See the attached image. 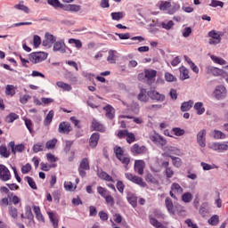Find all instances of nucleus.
Returning <instances> with one entry per match:
<instances>
[{"instance_id":"6e6552de","label":"nucleus","mask_w":228,"mask_h":228,"mask_svg":"<svg viewBox=\"0 0 228 228\" xmlns=\"http://www.w3.org/2000/svg\"><path fill=\"white\" fill-rule=\"evenodd\" d=\"M85 170H90V161H88V159L86 158L81 160L78 167L79 175L81 177H85V175H86V172H85Z\"/></svg>"},{"instance_id":"4468645a","label":"nucleus","mask_w":228,"mask_h":228,"mask_svg":"<svg viewBox=\"0 0 228 228\" xmlns=\"http://www.w3.org/2000/svg\"><path fill=\"white\" fill-rule=\"evenodd\" d=\"M150 140H151L153 143H157V145H161V147H165V145H167V141L163 136L159 135V134H153L150 135Z\"/></svg>"},{"instance_id":"c756f323","label":"nucleus","mask_w":228,"mask_h":228,"mask_svg":"<svg viewBox=\"0 0 228 228\" xmlns=\"http://www.w3.org/2000/svg\"><path fill=\"white\" fill-rule=\"evenodd\" d=\"M210 60H212V61H214L216 65H227V61L216 55H210Z\"/></svg>"},{"instance_id":"f704fd0d","label":"nucleus","mask_w":228,"mask_h":228,"mask_svg":"<svg viewBox=\"0 0 228 228\" xmlns=\"http://www.w3.org/2000/svg\"><path fill=\"white\" fill-rule=\"evenodd\" d=\"M193 107V101L190 100L188 102H184L181 105V111H190Z\"/></svg>"},{"instance_id":"4d7b16f0","label":"nucleus","mask_w":228,"mask_h":228,"mask_svg":"<svg viewBox=\"0 0 228 228\" xmlns=\"http://www.w3.org/2000/svg\"><path fill=\"white\" fill-rule=\"evenodd\" d=\"M103 199L105 200L106 204H109V206H110L111 208L115 206V199L113 198V196H111V194L109 193Z\"/></svg>"},{"instance_id":"aec40b11","label":"nucleus","mask_w":228,"mask_h":228,"mask_svg":"<svg viewBox=\"0 0 228 228\" xmlns=\"http://www.w3.org/2000/svg\"><path fill=\"white\" fill-rule=\"evenodd\" d=\"M91 127L93 131H100V133H104V131H106L104 125L101 124L97 119H93Z\"/></svg>"},{"instance_id":"20e7f679","label":"nucleus","mask_w":228,"mask_h":228,"mask_svg":"<svg viewBox=\"0 0 228 228\" xmlns=\"http://www.w3.org/2000/svg\"><path fill=\"white\" fill-rule=\"evenodd\" d=\"M125 177L128 181L134 183V184H138L139 186H142V188H145V186H147V183L143 182V179L142 177L136 176L131 173H126Z\"/></svg>"},{"instance_id":"e433bc0d","label":"nucleus","mask_w":228,"mask_h":228,"mask_svg":"<svg viewBox=\"0 0 228 228\" xmlns=\"http://www.w3.org/2000/svg\"><path fill=\"white\" fill-rule=\"evenodd\" d=\"M98 176L100 177V179H102L103 181L114 183L113 177H111V175H108V173L104 171L98 173Z\"/></svg>"},{"instance_id":"680f3d73","label":"nucleus","mask_w":228,"mask_h":228,"mask_svg":"<svg viewBox=\"0 0 228 228\" xmlns=\"http://www.w3.org/2000/svg\"><path fill=\"white\" fill-rule=\"evenodd\" d=\"M25 180L27 181L28 186L32 188V190H37V183H35V180L31 178L30 176H26Z\"/></svg>"},{"instance_id":"39448f33","label":"nucleus","mask_w":228,"mask_h":228,"mask_svg":"<svg viewBox=\"0 0 228 228\" xmlns=\"http://www.w3.org/2000/svg\"><path fill=\"white\" fill-rule=\"evenodd\" d=\"M53 53H61L65 54L67 53V45H65V40L61 39L60 41H55L53 47Z\"/></svg>"},{"instance_id":"72a5a7b5","label":"nucleus","mask_w":228,"mask_h":228,"mask_svg":"<svg viewBox=\"0 0 228 228\" xmlns=\"http://www.w3.org/2000/svg\"><path fill=\"white\" fill-rule=\"evenodd\" d=\"M194 110L197 111V115H202L206 111L204 103L200 102H198L194 104Z\"/></svg>"},{"instance_id":"7c9ffc66","label":"nucleus","mask_w":228,"mask_h":228,"mask_svg":"<svg viewBox=\"0 0 228 228\" xmlns=\"http://www.w3.org/2000/svg\"><path fill=\"white\" fill-rule=\"evenodd\" d=\"M33 211H34V213L36 215V218H37V220H38V222H45L44 216L42 215V212L40 211V207L33 206Z\"/></svg>"},{"instance_id":"ea45409f","label":"nucleus","mask_w":228,"mask_h":228,"mask_svg":"<svg viewBox=\"0 0 228 228\" xmlns=\"http://www.w3.org/2000/svg\"><path fill=\"white\" fill-rule=\"evenodd\" d=\"M126 199L133 208H136L138 199L136 198V196H134V194H128Z\"/></svg>"},{"instance_id":"393cba45","label":"nucleus","mask_w":228,"mask_h":228,"mask_svg":"<svg viewBox=\"0 0 228 228\" xmlns=\"http://www.w3.org/2000/svg\"><path fill=\"white\" fill-rule=\"evenodd\" d=\"M9 147H11L12 154H17V152H22V151H24L23 144H18L15 146V142H10Z\"/></svg>"},{"instance_id":"09e8293b","label":"nucleus","mask_w":228,"mask_h":228,"mask_svg":"<svg viewBox=\"0 0 228 228\" xmlns=\"http://www.w3.org/2000/svg\"><path fill=\"white\" fill-rule=\"evenodd\" d=\"M68 42L69 44L75 45L77 49H81V47H83V43H81V40L79 39L69 38Z\"/></svg>"},{"instance_id":"052dcab7","label":"nucleus","mask_w":228,"mask_h":228,"mask_svg":"<svg viewBox=\"0 0 228 228\" xmlns=\"http://www.w3.org/2000/svg\"><path fill=\"white\" fill-rule=\"evenodd\" d=\"M147 183H151L152 184H158V180L152 175V174L148 173L145 176Z\"/></svg>"},{"instance_id":"8fccbe9b","label":"nucleus","mask_w":228,"mask_h":228,"mask_svg":"<svg viewBox=\"0 0 228 228\" xmlns=\"http://www.w3.org/2000/svg\"><path fill=\"white\" fill-rule=\"evenodd\" d=\"M0 155L2 156V158H10V151H8V148H6V146H0Z\"/></svg>"},{"instance_id":"c85d7f7f","label":"nucleus","mask_w":228,"mask_h":228,"mask_svg":"<svg viewBox=\"0 0 228 228\" xmlns=\"http://www.w3.org/2000/svg\"><path fill=\"white\" fill-rule=\"evenodd\" d=\"M138 99L141 101V102H149V94L147 93V90L141 89L140 93L138 94Z\"/></svg>"},{"instance_id":"58836bf2","label":"nucleus","mask_w":228,"mask_h":228,"mask_svg":"<svg viewBox=\"0 0 228 228\" xmlns=\"http://www.w3.org/2000/svg\"><path fill=\"white\" fill-rule=\"evenodd\" d=\"M182 200L185 204H189V202H191V200H193V195L191 192H185L182 195Z\"/></svg>"},{"instance_id":"338daca9","label":"nucleus","mask_w":228,"mask_h":228,"mask_svg":"<svg viewBox=\"0 0 228 228\" xmlns=\"http://www.w3.org/2000/svg\"><path fill=\"white\" fill-rule=\"evenodd\" d=\"M25 216L28 220H32L33 218V212L31 211V207L27 206L25 208Z\"/></svg>"},{"instance_id":"864d4df0","label":"nucleus","mask_w":228,"mask_h":228,"mask_svg":"<svg viewBox=\"0 0 228 228\" xmlns=\"http://www.w3.org/2000/svg\"><path fill=\"white\" fill-rule=\"evenodd\" d=\"M48 216L50 218V221L52 222L53 227H58V217L54 216V213L48 212Z\"/></svg>"},{"instance_id":"6e6d98bb","label":"nucleus","mask_w":228,"mask_h":228,"mask_svg":"<svg viewBox=\"0 0 228 228\" xmlns=\"http://www.w3.org/2000/svg\"><path fill=\"white\" fill-rule=\"evenodd\" d=\"M224 2L220 0H211L209 6H211L212 8H218V6L220 8H224Z\"/></svg>"},{"instance_id":"a211bd4d","label":"nucleus","mask_w":228,"mask_h":228,"mask_svg":"<svg viewBox=\"0 0 228 228\" xmlns=\"http://www.w3.org/2000/svg\"><path fill=\"white\" fill-rule=\"evenodd\" d=\"M145 169V161L135 160L134 162V171L139 174V175H143V170Z\"/></svg>"},{"instance_id":"9b49d317","label":"nucleus","mask_w":228,"mask_h":228,"mask_svg":"<svg viewBox=\"0 0 228 228\" xmlns=\"http://www.w3.org/2000/svg\"><path fill=\"white\" fill-rule=\"evenodd\" d=\"M148 96L152 101H157V102H163V101H165V94H161L156 90L148 91Z\"/></svg>"},{"instance_id":"7ed1b4c3","label":"nucleus","mask_w":228,"mask_h":228,"mask_svg":"<svg viewBox=\"0 0 228 228\" xmlns=\"http://www.w3.org/2000/svg\"><path fill=\"white\" fill-rule=\"evenodd\" d=\"M28 60L32 63H42L45 60H47V53L44 52H36L28 55Z\"/></svg>"},{"instance_id":"5701e85b","label":"nucleus","mask_w":228,"mask_h":228,"mask_svg":"<svg viewBox=\"0 0 228 228\" xmlns=\"http://www.w3.org/2000/svg\"><path fill=\"white\" fill-rule=\"evenodd\" d=\"M207 74H211L212 76H221L222 69L215 67V66H208L206 68Z\"/></svg>"},{"instance_id":"2f4dec72","label":"nucleus","mask_w":228,"mask_h":228,"mask_svg":"<svg viewBox=\"0 0 228 228\" xmlns=\"http://www.w3.org/2000/svg\"><path fill=\"white\" fill-rule=\"evenodd\" d=\"M184 60L188 63V65L190 66L191 70L194 71L195 74H199V67H197V65H195V63L193 61H191V59H190V57L184 55Z\"/></svg>"},{"instance_id":"423d86ee","label":"nucleus","mask_w":228,"mask_h":228,"mask_svg":"<svg viewBox=\"0 0 228 228\" xmlns=\"http://www.w3.org/2000/svg\"><path fill=\"white\" fill-rule=\"evenodd\" d=\"M170 190L171 191H169V195L175 200H177V196H175V194H174V192L177 193L178 195H181V193H183V187H181V185L177 183H173L171 184Z\"/></svg>"},{"instance_id":"0e129e2a","label":"nucleus","mask_w":228,"mask_h":228,"mask_svg":"<svg viewBox=\"0 0 228 228\" xmlns=\"http://www.w3.org/2000/svg\"><path fill=\"white\" fill-rule=\"evenodd\" d=\"M9 215L12 218H17L19 212L15 207H9Z\"/></svg>"},{"instance_id":"a18cd8bd","label":"nucleus","mask_w":228,"mask_h":228,"mask_svg":"<svg viewBox=\"0 0 228 228\" xmlns=\"http://www.w3.org/2000/svg\"><path fill=\"white\" fill-rule=\"evenodd\" d=\"M97 193L99 195H101V197H102V199H104L105 197L108 196V194L110 193V191H108L106 188H103L102 186H98Z\"/></svg>"},{"instance_id":"5fc2aeb1","label":"nucleus","mask_w":228,"mask_h":228,"mask_svg":"<svg viewBox=\"0 0 228 228\" xmlns=\"http://www.w3.org/2000/svg\"><path fill=\"white\" fill-rule=\"evenodd\" d=\"M175 136H184L186 131H184V129L180 128V127H174L172 129Z\"/></svg>"},{"instance_id":"c9c22d12","label":"nucleus","mask_w":228,"mask_h":228,"mask_svg":"<svg viewBox=\"0 0 228 228\" xmlns=\"http://www.w3.org/2000/svg\"><path fill=\"white\" fill-rule=\"evenodd\" d=\"M53 118H54V110H50L44 120V126L51 125Z\"/></svg>"},{"instance_id":"412c9836","label":"nucleus","mask_w":228,"mask_h":228,"mask_svg":"<svg viewBox=\"0 0 228 228\" xmlns=\"http://www.w3.org/2000/svg\"><path fill=\"white\" fill-rule=\"evenodd\" d=\"M99 138H101V135L99 133H94L89 141V145L92 147V149H95L97 147V143H99Z\"/></svg>"},{"instance_id":"bf43d9fd","label":"nucleus","mask_w":228,"mask_h":228,"mask_svg":"<svg viewBox=\"0 0 228 228\" xmlns=\"http://www.w3.org/2000/svg\"><path fill=\"white\" fill-rule=\"evenodd\" d=\"M150 224H151L153 225V227H156V228L163 227V224L161 223H159V221H158V219H156L151 216H150Z\"/></svg>"},{"instance_id":"49530a36","label":"nucleus","mask_w":228,"mask_h":228,"mask_svg":"<svg viewBox=\"0 0 228 228\" xmlns=\"http://www.w3.org/2000/svg\"><path fill=\"white\" fill-rule=\"evenodd\" d=\"M112 20H122L124 19V13L122 12H111L110 13Z\"/></svg>"},{"instance_id":"f03ea898","label":"nucleus","mask_w":228,"mask_h":228,"mask_svg":"<svg viewBox=\"0 0 228 228\" xmlns=\"http://www.w3.org/2000/svg\"><path fill=\"white\" fill-rule=\"evenodd\" d=\"M116 158L127 168V165L131 162V159L124 156V150L120 146L114 147Z\"/></svg>"},{"instance_id":"4c0bfd02","label":"nucleus","mask_w":228,"mask_h":228,"mask_svg":"<svg viewBox=\"0 0 228 228\" xmlns=\"http://www.w3.org/2000/svg\"><path fill=\"white\" fill-rule=\"evenodd\" d=\"M47 3L50 6H53V8H61V10H63L65 6V4H61L60 0H47Z\"/></svg>"},{"instance_id":"37998d69","label":"nucleus","mask_w":228,"mask_h":228,"mask_svg":"<svg viewBox=\"0 0 228 228\" xmlns=\"http://www.w3.org/2000/svg\"><path fill=\"white\" fill-rule=\"evenodd\" d=\"M209 225H218L220 224V216L218 215H214L208 219Z\"/></svg>"},{"instance_id":"f3484780","label":"nucleus","mask_w":228,"mask_h":228,"mask_svg":"<svg viewBox=\"0 0 228 228\" xmlns=\"http://www.w3.org/2000/svg\"><path fill=\"white\" fill-rule=\"evenodd\" d=\"M210 138H214V140H225L227 135L224 134V132L220 130L214 129L209 133Z\"/></svg>"},{"instance_id":"a878e982","label":"nucleus","mask_w":228,"mask_h":228,"mask_svg":"<svg viewBox=\"0 0 228 228\" xmlns=\"http://www.w3.org/2000/svg\"><path fill=\"white\" fill-rule=\"evenodd\" d=\"M64 12H77L81 10V5L77 4H64L63 9Z\"/></svg>"},{"instance_id":"a19ab883","label":"nucleus","mask_w":228,"mask_h":228,"mask_svg":"<svg viewBox=\"0 0 228 228\" xmlns=\"http://www.w3.org/2000/svg\"><path fill=\"white\" fill-rule=\"evenodd\" d=\"M56 85L59 88H61L65 92H70V90H72V87L70 86V85L66 84L64 82L59 81L56 83Z\"/></svg>"},{"instance_id":"ddd939ff","label":"nucleus","mask_w":228,"mask_h":228,"mask_svg":"<svg viewBox=\"0 0 228 228\" xmlns=\"http://www.w3.org/2000/svg\"><path fill=\"white\" fill-rule=\"evenodd\" d=\"M208 147L216 152H224V151H227V145H225V142H210Z\"/></svg>"},{"instance_id":"9d476101","label":"nucleus","mask_w":228,"mask_h":228,"mask_svg":"<svg viewBox=\"0 0 228 228\" xmlns=\"http://www.w3.org/2000/svg\"><path fill=\"white\" fill-rule=\"evenodd\" d=\"M158 71L156 69H145L144 70V77L147 80L148 85H152L154 81H156V76Z\"/></svg>"},{"instance_id":"de8ad7c7","label":"nucleus","mask_w":228,"mask_h":228,"mask_svg":"<svg viewBox=\"0 0 228 228\" xmlns=\"http://www.w3.org/2000/svg\"><path fill=\"white\" fill-rule=\"evenodd\" d=\"M17 118H19V115L16 113H10L5 117V122H7V124H12L14 120H17Z\"/></svg>"},{"instance_id":"69168bd1","label":"nucleus","mask_w":228,"mask_h":228,"mask_svg":"<svg viewBox=\"0 0 228 228\" xmlns=\"http://www.w3.org/2000/svg\"><path fill=\"white\" fill-rule=\"evenodd\" d=\"M165 79L166 81H167V83H174V81H177V78L168 72L165 73Z\"/></svg>"},{"instance_id":"79ce46f5","label":"nucleus","mask_w":228,"mask_h":228,"mask_svg":"<svg viewBox=\"0 0 228 228\" xmlns=\"http://www.w3.org/2000/svg\"><path fill=\"white\" fill-rule=\"evenodd\" d=\"M5 94L13 97V95H15V86L13 85H7L5 87Z\"/></svg>"},{"instance_id":"473e14b6","label":"nucleus","mask_w":228,"mask_h":228,"mask_svg":"<svg viewBox=\"0 0 228 228\" xmlns=\"http://www.w3.org/2000/svg\"><path fill=\"white\" fill-rule=\"evenodd\" d=\"M107 61L110 63H117V51L110 50L109 56L107 57Z\"/></svg>"},{"instance_id":"4be33fe9","label":"nucleus","mask_w":228,"mask_h":228,"mask_svg":"<svg viewBox=\"0 0 228 228\" xmlns=\"http://www.w3.org/2000/svg\"><path fill=\"white\" fill-rule=\"evenodd\" d=\"M162 156H166V158H171L172 163L176 168H179V167L183 165V161L179 157L168 155L167 153H162Z\"/></svg>"},{"instance_id":"f257e3e1","label":"nucleus","mask_w":228,"mask_h":228,"mask_svg":"<svg viewBox=\"0 0 228 228\" xmlns=\"http://www.w3.org/2000/svg\"><path fill=\"white\" fill-rule=\"evenodd\" d=\"M208 44L209 45H218L222 42V37H224V32L217 30H211L208 32Z\"/></svg>"},{"instance_id":"13d9d810","label":"nucleus","mask_w":228,"mask_h":228,"mask_svg":"<svg viewBox=\"0 0 228 228\" xmlns=\"http://www.w3.org/2000/svg\"><path fill=\"white\" fill-rule=\"evenodd\" d=\"M171 4H170V2H161L159 4V10H162V12H168Z\"/></svg>"},{"instance_id":"2eb2a0df","label":"nucleus","mask_w":228,"mask_h":228,"mask_svg":"<svg viewBox=\"0 0 228 228\" xmlns=\"http://www.w3.org/2000/svg\"><path fill=\"white\" fill-rule=\"evenodd\" d=\"M70 131H72L70 123L65 121L60 123L58 132L61 133V134H69Z\"/></svg>"},{"instance_id":"bb28decb","label":"nucleus","mask_w":228,"mask_h":228,"mask_svg":"<svg viewBox=\"0 0 228 228\" xmlns=\"http://www.w3.org/2000/svg\"><path fill=\"white\" fill-rule=\"evenodd\" d=\"M103 110L106 111L105 116L107 117V118H110L111 120L115 118V109H113L111 105L105 106Z\"/></svg>"},{"instance_id":"6ab92c4d","label":"nucleus","mask_w":228,"mask_h":228,"mask_svg":"<svg viewBox=\"0 0 228 228\" xmlns=\"http://www.w3.org/2000/svg\"><path fill=\"white\" fill-rule=\"evenodd\" d=\"M147 151V147L145 146H140L138 143H135L134 144L132 147H131V152L134 154V155H136V154H143Z\"/></svg>"},{"instance_id":"c03bdc74","label":"nucleus","mask_w":228,"mask_h":228,"mask_svg":"<svg viewBox=\"0 0 228 228\" xmlns=\"http://www.w3.org/2000/svg\"><path fill=\"white\" fill-rule=\"evenodd\" d=\"M164 151H166L164 154H168V156H170V154H178L179 152V150L174 146H167Z\"/></svg>"},{"instance_id":"cd10ccee","label":"nucleus","mask_w":228,"mask_h":228,"mask_svg":"<svg viewBox=\"0 0 228 228\" xmlns=\"http://www.w3.org/2000/svg\"><path fill=\"white\" fill-rule=\"evenodd\" d=\"M165 204L168 213H170V215H175V211L174 210V202L170 198H166Z\"/></svg>"},{"instance_id":"f8f14e48","label":"nucleus","mask_w":228,"mask_h":228,"mask_svg":"<svg viewBox=\"0 0 228 228\" xmlns=\"http://www.w3.org/2000/svg\"><path fill=\"white\" fill-rule=\"evenodd\" d=\"M206 134H207L206 129H202L200 132H198V134L196 135L197 143L202 149H204V147H206Z\"/></svg>"},{"instance_id":"b1692460","label":"nucleus","mask_w":228,"mask_h":228,"mask_svg":"<svg viewBox=\"0 0 228 228\" xmlns=\"http://www.w3.org/2000/svg\"><path fill=\"white\" fill-rule=\"evenodd\" d=\"M179 72H180V79L182 81L190 79V70H188V69H186V67H184V66L180 67Z\"/></svg>"},{"instance_id":"3c124183","label":"nucleus","mask_w":228,"mask_h":228,"mask_svg":"<svg viewBox=\"0 0 228 228\" xmlns=\"http://www.w3.org/2000/svg\"><path fill=\"white\" fill-rule=\"evenodd\" d=\"M181 8V5L179 4H174L170 6V8L167 10V12L169 15H174L178 10Z\"/></svg>"},{"instance_id":"dca6fc26","label":"nucleus","mask_w":228,"mask_h":228,"mask_svg":"<svg viewBox=\"0 0 228 228\" xmlns=\"http://www.w3.org/2000/svg\"><path fill=\"white\" fill-rule=\"evenodd\" d=\"M56 42V37H54V36H53L52 34L46 33L45 35V40L42 43V45H44V47H52L53 44H54Z\"/></svg>"},{"instance_id":"0eeeda50","label":"nucleus","mask_w":228,"mask_h":228,"mask_svg":"<svg viewBox=\"0 0 228 228\" xmlns=\"http://www.w3.org/2000/svg\"><path fill=\"white\" fill-rule=\"evenodd\" d=\"M227 94V90L224 86H217L214 91V97L217 99V101H222V99H225V95Z\"/></svg>"},{"instance_id":"1a4fd4ad","label":"nucleus","mask_w":228,"mask_h":228,"mask_svg":"<svg viewBox=\"0 0 228 228\" xmlns=\"http://www.w3.org/2000/svg\"><path fill=\"white\" fill-rule=\"evenodd\" d=\"M12 179V174L10 173V169L6 167L4 165H0V180L6 182Z\"/></svg>"},{"instance_id":"603ef678","label":"nucleus","mask_w":228,"mask_h":228,"mask_svg":"<svg viewBox=\"0 0 228 228\" xmlns=\"http://www.w3.org/2000/svg\"><path fill=\"white\" fill-rule=\"evenodd\" d=\"M56 143H58V139L54 138V139H52V140L46 142L45 147L48 150H53L56 147Z\"/></svg>"},{"instance_id":"e2e57ef3","label":"nucleus","mask_w":228,"mask_h":228,"mask_svg":"<svg viewBox=\"0 0 228 228\" xmlns=\"http://www.w3.org/2000/svg\"><path fill=\"white\" fill-rule=\"evenodd\" d=\"M160 26L163 28V29L169 30L171 28H174V21L169 20L167 22H161Z\"/></svg>"},{"instance_id":"774afa93","label":"nucleus","mask_w":228,"mask_h":228,"mask_svg":"<svg viewBox=\"0 0 228 228\" xmlns=\"http://www.w3.org/2000/svg\"><path fill=\"white\" fill-rule=\"evenodd\" d=\"M42 151H44V143L38 142L33 146V151L35 153L42 152Z\"/></svg>"}]
</instances>
